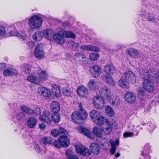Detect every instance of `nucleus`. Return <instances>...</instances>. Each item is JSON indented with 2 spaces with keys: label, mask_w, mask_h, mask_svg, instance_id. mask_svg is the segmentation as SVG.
Instances as JSON below:
<instances>
[{
  "label": "nucleus",
  "mask_w": 159,
  "mask_h": 159,
  "mask_svg": "<svg viewBox=\"0 0 159 159\" xmlns=\"http://www.w3.org/2000/svg\"><path fill=\"white\" fill-rule=\"evenodd\" d=\"M146 19L150 21L154 22L155 20V18L154 15L152 13L148 12L145 16Z\"/></svg>",
  "instance_id": "nucleus-42"
},
{
  "label": "nucleus",
  "mask_w": 159,
  "mask_h": 159,
  "mask_svg": "<svg viewBox=\"0 0 159 159\" xmlns=\"http://www.w3.org/2000/svg\"><path fill=\"white\" fill-rule=\"evenodd\" d=\"M62 92L63 94L66 96H69L71 95L70 92L66 89H64L62 90Z\"/></svg>",
  "instance_id": "nucleus-55"
},
{
  "label": "nucleus",
  "mask_w": 159,
  "mask_h": 159,
  "mask_svg": "<svg viewBox=\"0 0 159 159\" xmlns=\"http://www.w3.org/2000/svg\"><path fill=\"white\" fill-rule=\"evenodd\" d=\"M99 54L96 53H92L89 55V58L92 61L97 60L99 57Z\"/></svg>",
  "instance_id": "nucleus-44"
},
{
  "label": "nucleus",
  "mask_w": 159,
  "mask_h": 159,
  "mask_svg": "<svg viewBox=\"0 0 159 159\" xmlns=\"http://www.w3.org/2000/svg\"><path fill=\"white\" fill-rule=\"evenodd\" d=\"M39 93L43 96L49 97L51 95L50 90L46 87H39L38 89Z\"/></svg>",
  "instance_id": "nucleus-15"
},
{
  "label": "nucleus",
  "mask_w": 159,
  "mask_h": 159,
  "mask_svg": "<svg viewBox=\"0 0 159 159\" xmlns=\"http://www.w3.org/2000/svg\"><path fill=\"white\" fill-rule=\"evenodd\" d=\"M37 123V119L34 117L29 118L27 121V125L30 128L34 127Z\"/></svg>",
  "instance_id": "nucleus-31"
},
{
  "label": "nucleus",
  "mask_w": 159,
  "mask_h": 159,
  "mask_svg": "<svg viewBox=\"0 0 159 159\" xmlns=\"http://www.w3.org/2000/svg\"><path fill=\"white\" fill-rule=\"evenodd\" d=\"M43 36L49 40H52V38L54 34V32L52 30L47 29L44 30L43 31Z\"/></svg>",
  "instance_id": "nucleus-24"
},
{
  "label": "nucleus",
  "mask_w": 159,
  "mask_h": 159,
  "mask_svg": "<svg viewBox=\"0 0 159 159\" xmlns=\"http://www.w3.org/2000/svg\"><path fill=\"white\" fill-rule=\"evenodd\" d=\"M93 134L98 137H101L102 135L101 129L99 128L97 126H95L93 128Z\"/></svg>",
  "instance_id": "nucleus-36"
},
{
  "label": "nucleus",
  "mask_w": 159,
  "mask_h": 159,
  "mask_svg": "<svg viewBox=\"0 0 159 159\" xmlns=\"http://www.w3.org/2000/svg\"><path fill=\"white\" fill-rule=\"evenodd\" d=\"M78 131L81 133L91 139L94 138V136L89 129H86L84 127L80 126L78 128Z\"/></svg>",
  "instance_id": "nucleus-16"
},
{
  "label": "nucleus",
  "mask_w": 159,
  "mask_h": 159,
  "mask_svg": "<svg viewBox=\"0 0 159 159\" xmlns=\"http://www.w3.org/2000/svg\"><path fill=\"white\" fill-rule=\"evenodd\" d=\"M123 77L126 79L130 84H134L136 82L135 75L132 71L129 70L126 71L124 74Z\"/></svg>",
  "instance_id": "nucleus-10"
},
{
  "label": "nucleus",
  "mask_w": 159,
  "mask_h": 159,
  "mask_svg": "<svg viewBox=\"0 0 159 159\" xmlns=\"http://www.w3.org/2000/svg\"><path fill=\"white\" fill-rule=\"evenodd\" d=\"M69 45L72 48V49L73 50H76V49L78 48L79 47V44L73 41L72 40H71L70 41Z\"/></svg>",
  "instance_id": "nucleus-43"
},
{
  "label": "nucleus",
  "mask_w": 159,
  "mask_h": 159,
  "mask_svg": "<svg viewBox=\"0 0 159 159\" xmlns=\"http://www.w3.org/2000/svg\"><path fill=\"white\" fill-rule=\"evenodd\" d=\"M128 54L131 57L137 58L138 57L139 53L138 51L134 49H130L127 50Z\"/></svg>",
  "instance_id": "nucleus-34"
},
{
  "label": "nucleus",
  "mask_w": 159,
  "mask_h": 159,
  "mask_svg": "<svg viewBox=\"0 0 159 159\" xmlns=\"http://www.w3.org/2000/svg\"><path fill=\"white\" fill-rule=\"evenodd\" d=\"M3 74L5 76H12L16 75L17 74V71L14 69L9 68L4 70Z\"/></svg>",
  "instance_id": "nucleus-25"
},
{
  "label": "nucleus",
  "mask_w": 159,
  "mask_h": 159,
  "mask_svg": "<svg viewBox=\"0 0 159 159\" xmlns=\"http://www.w3.org/2000/svg\"><path fill=\"white\" fill-rule=\"evenodd\" d=\"M125 98L126 102L130 103L134 102L136 99L135 95L131 92H127L125 95Z\"/></svg>",
  "instance_id": "nucleus-18"
},
{
  "label": "nucleus",
  "mask_w": 159,
  "mask_h": 159,
  "mask_svg": "<svg viewBox=\"0 0 159 159\" xmlns=\"http://www.w3.org/2000/svg\"><path fill=\"white\" fill-rule=\"evenodd\" d=\"M112 125L113 126H112L111 123L106 118L102 122V124L98 125L101 126L102 131L105 134L109 135L111 132L112 128L114 127L116 129L117 127V123L114 121Z\"/></svg>",
  "instance_id": "nucleus-4"
},
{
  "label": "nucleus",
  "mask_w": 159,
  "mask_h": 159,
  "mask_svg": "<svg viewBox=\"0 0 159 159\" xmlns=\"http://www.w3.org/2000/svg\"><path fill=\"white\" fill-rule=\"evenodd\" d=\"M6 32L5 27L2 25H0V36H2L4 35Z\"/></svg>",
  "instance_id": "nucleus-54"
},
{
  "label": "nucleus",
  "mask_w": 159,
  "mask_h": 159,
  "mask_svg": "<svg viewBox=\"0 0 159 159\" xmlns=\"http://www.w3.org/2000/svg\"><path fill=\"white\" fill-rule=\"evenodd\" d=\"M76 152L81 155L89 156L91 154L89 150L82 146H77L75 147Z\"/></svg>",
  "instance_id": "nucleus-12"
},
{
  "label": "nucleus",
  "mask_w": 159,
  "mask_h": 159,
  "mask_svg": "<svg viewBox=\"0 0 159 159\" xmlns=\"http://www.w3.org/2000/svg\"><path fill=\"white\" fill-rule=\"evenodd\" d=\"M105 111L108 116L112 117L114 115V112L111 106H107L105 108Z\"/></svg>",
  "instance_id": "nucleus-39"
},
{
  "label": "nucleus",
  "mask_w": 159,
  "mask_h": 159,
  "mask_svg": "<svg viewBox=\"0 0 159 159\" xmlns=\"http://www.w3.org/2000/svg\"><path fill=\"white\" fill-rule=\"evenodd\" d=\"M27 44L30 48H33L35 45L34 42L32 41H29L27 42Z\"/></svg>",
  "instance_id": "nucleus-58"
},
{
  "label": "nucleus",
  "mask_w": 159,
  "mask_h": 159,
  "mask_svg": "<svg viewBox=\"0 0 159 159\" xmlns=\"http://www.w3.org/2000/svg\"><path fill=\"white\" fill-rule=\"evenodd\" d=\"M42 23L41 17L38 15H34L29 19V24L31 29H38Z\"/></svg>",
  "instance_id": "nucleus-6"
},
{
  "label": "nucleus",
  "mask_w": 159,
  "mask_h": 159,
  "mask_svg": "<svg viewBox=\"0 0 159 159\" xmlns=\"http://www.w3.org/2000/svg\"><path fill=\"white\" fill-rule=\"evenodd\" d=\"M21 109L23 111L30 114L31 111V109L28 107L27 106H23L21 107Z\"/></svg>",
  "instance_id": "nucleus-50"
},
{
  "label": "nucleus",
  "mask_w": 159,
  "mask_h": 159,
  "mask_svg": "<svg viewBox=\"0 0 159 159\" xmlns=\"http://www.w3.org/2000/svg\"><path fill=\"white\" fill-rule=\"evenodd\" d=\"M34 55L36 57L40 58L43 56V48L40 47L39 45H38L34 49Z\"/></svg>",
  "instance_id": "nucleus-23"
},
{
  "label": "nucleus",
  "mask_w": 159,
  "mask_h": 159,
  "mask_svg": "<svg viewBox=\"0 0 159 159\" xmlns=\"http://www.w3.org/2000/svg\"><path fill=\"white\" fill-rule=\"evenodd\" d=\"M43 36V32L39 31L34 33L33 36V37L35 41H40Z\"/></svg>",
  "instance_id": "nucleus-30"
},
{
  "label": "nucleus",
  "mask_w": 159,
  "mask_h": 159,
  "mask_svg": "<svg viewBox=\"0 0 159 159\" xmlns=\"http://www.w3.org/2000/svg\"><path fill=\"white\" fill-rule=\"evenodd\" d=\"M101 70L99 66L95 65L91 67L89 70V72L93 76L97 78L99 76L101 73Z\"/></svg>",
  "instance_id": "nucleus-14"
},
{
  "label": "nucleus",
  "mask_w": 159,
  "mask_h": 159,
  "mask_svg": "<svg viewBox=\"0 0 159 159\" xmlns=\"http://www.w3.org/2000/svg\"><path fill=\"white\" fill-rule=\"evenodd\" d=\"M51 113L47 110H45L43 112V114L40 115L39 116V119L41 121L50 124L51 120L50 118Z\"/></svg>",
  "instance_id": "nucleus-13"
},
{
  "label": "nucleus",
  "mask_w": 159,
  "mask_h": 159,
  "mask_svg": "<svg viewBox=\"0 0 159 159\" xmlns=\"http://www.w3.org/2000/svg\"><path fill=\"white\" fill-rule=\"evenodd\" d=\"M70 144V142L67 135H60L57 140H55L53 143V145L57 148L61 147H67Z\"/></svg>",
  "instance_id": "nucleus-5"
},
{
  "label": "nucleus",
  "mask_w": 159,
  "mask_h": 159,
  "mask_svg": "<svg viewBox=\"0 0 159 159\" xmlns=\"http://www.w3.org/2000/svg\"><path fill=\"white\" fill-rule=\"evenodd\" d=\"M148 125V129L150 133H152L156 127V124L153 122H150Z\"/></svg>",
  "instance_id": "nucleus-46"
},
{
  "label": "nucleus",
  "mask_w": 159,
  "mask_h": 159,
  "mask_svg": "<svg viewBox=\"0 0 159 159\" xmlns=\"http://www.w3.org/2000/svg\"><path fill=\"white\" fill-rule=\"evenodd\" d=\"M30 112V114H33L34 116H36L41 113L40 109L39 107H36L33 110L31 109Z\"/></svg>",
  "instance_id": "nucleus-47"
},
{
  "label": "nucleus",
  "mask_w": 159,
  "mask_h": 159,
  "mask_svg": "<svg viewBox=\"0 0 159 159\" xmlns=\"http://www.w3.org/2000/svg\"><path fill=\"white\" fill-rule=\"evenodd\" d=\"M53 94L57 97H59L61 95V90L59 85H54L52 89Z\"/></svg>",
  "instance_id": "nucleus-28"
},
{
  "label": "nucleus",
  "mask_w": 159,
  "mask_h": 159,
  "mask_svg": "<svg viewBox=\"0 0 159 159\" xmlns=\"http://www.w3.org/2000/svg\"><path fill=\"white\" fill-rule=\"evenodd\" d=\"M104 99L99 95L94 97L93 102L95 107L97 109H102L105 105Z\"/></svg>",
  "instance_id": "nucleus-9"
},
{
  "label": "nucleus",
  "mask_w": 159,
  "mask_h": 159,
  "mask_svg": "<svg viewBox=\"0 0 159 159\" xmlns=\"http://www.w3.org/2000/svg\"><path fill=\"white\" fill-rule=\"evenodd\" d=\"M27 80L29 81L36 84H38L39 82V79L37 77L32 75L29 76L27 78Z\"/></svg>",
  "instance_id": "nucleus-38"
},
{
  "label": "nucleus",
  "mask_w": 159,
  "mask_h": 159,
  "mask_svg": "<svg viewBox=\"0 0 159 159\" xmlns=\"http://www.w3.org/2000/svg\"><path fill=\"white\" fill-rule=\"evenodd\" d=\"M39 127L41 129H43L45 128L46 126L44 123H42L39 125Z\"/></svg>",
  "instance_id": "nucleus-63"
},
{
  "label": "nucleus",
  "mask_w": 159,
  "mask_h": 159,
  "mask_svg": "<svg viewBox=\"0 0 159 159\" xmlns=\"http://www.w3.org/2000/svg\"><path fill=\"white\" fill-rule=\"evenodd\" d=\"M67 159H79V157L75 155H70L67 157Z\"/></svg>",
  "instance_id": "nucleus-59"
},
{
  "label": "nucleus",
  "mask_w": 159,
  "mask_h": 159,
  "mask_svg": "<svg viewBox=\"0 0 159 159\" xmlns=\"http://www.w3.org/2000/svg\"><path fill=\"white\" fill-rule=\"evenodd\" d=\"M80 48L83 50L86 51H93L95 52H98L99 51V48L95 46L91 45H84L80 46Z\"/></svg>",
  "instance_id": "nucleus-22"
},
{
  "label": "nucleus",
  "mask_w": 159,
  "mask_h": 159,
  "mask_svg": "<svg viewBox=\"0 0 159 159\" xmlns=\"http://www.w3.org/2000/svg\"><path fill=\"white\" fill-rule=\"evenodd\" d=\"M51 133L52 135L54 137H57L59 134L58 130L56 129H52L51 131Z\"/></svg>",
  "instance_id": "nucleus-53"
},
{
  "label": "nucleus",
  "mask_w": 159,
  "mask_h": 159,
  "mask_svg": "<svg viewBox=\"0 0 159 159\" xmlns=\"http://www.w3.org/2000/svg\"><path fill=\"white\" fill-rule=\"evenodd\" d=\"M64 35L66 38L73 39H75V36L74 33L71 31H65L64 33Z\"/></svg>",
  "instance_id": "nucleus-40"
},
{
  "label": "nucleus",
  "mask_w": 159,
  "mask_h": 159,
  "mask_svg": "<svg viewBox=\"0 0 159 159\" xmlns=\"http://www.w3.org/2000/svg\"><path fill=\"white\" fill-rule=\"evenodd\" d=\"M143 74L144 79L143 83V88L148 92L153 91L154 89V85L149 78L152 75V70L150 67H147L142 70Z\"/></svg>",
  "instance_id": "nucleus-1"
},
{
  "label": "nucleus",
  "mask_w": 159,
  "mask_h": 159,
  "mask_svg": "<svg viewBox=\"0 0 159 159\" xmlns=\"http://www.w3.org/2000/svg\"><path fill=\"white\" fill-rule=\"evenodd\" d=\"M110 144L111 146H118L119 144V140L118 139H116L115 141H112L110 142Z\"/></svg>",
  "instance_id": "nucleus-52"
},
{
  "label": "nucleus",
  "mask_w": 159,
  "mask_h": 159,
  "mask_svg": "<svg viewBox=\"0 0 159 159\" xmlns=\"http://www.w3.org/2000/svg\"><path fill=\"white\" fill-rule=\"evenodd\" d=\"M23 71L26 74H29L31 71L30 66L28 65H25L24 66Z\"/></svg>",
  "instance_id": "nucleus-45"
},
{
  "label": "nucleus",
  "mask_w": 159,
  "mask_h": 159,
  "mask_svg": "<svg viewBox=\"0 0 159 159\" xmlns=\"http://www.w3.org/2000/svg\"><path fill=\"white\" fill-rule=\"evenodd\" d=\"M114 100L111 98V99H109L108 101L112 106H119L120 103V100L119 98L117 96H115L114 97Z\"/></svg>",
  "instance_id": "nucleus-32"
},
{
  "label": "nucleus",
  "mask_w": 159,
  "mask_h": 159,
  "mask_svg": "<svg viewBox=\"0 0 159 159\" xmlns=\"http://www.w3.org/2000/svg\"><path fill=\"white\" fill-rule=\"evenodd\" d=\"M119 86L124 89H127L129 88V83L126 79L122 78L119 80L118 82Z\"/></svg>",
  "instance_id": "nucleus-29"
},
{
  "label": "nucleus",
  "mask_w": 159,
  "mask_h": 159,
  "mask_svg": "<svg viewBox=\"0 0 159 159\" xmlns=\"http://www.w3.org/2000/svg\"><path fill=\"white\" fill-rule=\"evenodd\" d=\"M99 94L101 97L104 99L108 100L111 98L112 94L110 89L106 86L101 88L99 90Z\"/></svg>",
  "instance_id": "nucleus-8"
},
{
  "label": "nucleus",
  "mask_w": 159,
  "mask_h": 159,
  "mask_svg": "<svg viewBox=\"0 0 159 159\" xmlns=\"http://www.w3.org/2000/svg\"><path fill=\"white\" fill-rule=\"evenodd\" d=\"M53 139L52 138L50 137H43V138L41 142L44 144H50L51 145L53 144L54 141Z\"/></svg>",
  "instance_id": "nucleus-37"
},
{
  "label": "nucleus",
  "mask_w": 159,
  "mask_h": 159,
  "mask_svg": "<svg viewBox=\"0 0 159 159\" xmlns=\"http://www.w3.org/2000/svg\"><path fill=\"white\" fill-rule=\"evenodd\" d=\"M25 114L22 111L17 113L15 116V118L18 120H23L25 118Z\"/></svg>",
  "instance_id": "nucleus-41"
},
{
  "label": "nucleus",
  "mask_w": 159,
  "mask_h": 159,
  "mask_svg": "<svg viewBox=\"0 0 159 159\" xmlns=\"http://www.w3.org/2000/svg\"><path fill=\"white\" fill-rule=\"evenodd\" d=\"M151 148L149 143L146 144L144 147V148L141 152V156L143 158L140 157L139 159H150L151 157L149 156V153Z\"/></svg>",
  "instance_id": "nucleus-11"
},
{
  "label": "nucleus",
  "mask_w": 159,
  "mask_h": 159,
  "mask_svg": "<svg viewBox=\"0 0 159 159\" xmlns=\"http://www.w3.org/2000/svg\"><path fill=\"white\" fill-rule=\"evenodd\" d=\"M56 42L61 44H63L65 42V40L62 35L57 33L54 34L52 39Z\"/></svg>",
  "instance_id": "nucleus-20"
},
{
  "label": "nucleus",
  "mask_w": 159,
  "mask_h": 159,
  "mask_svg": "<svg viewBox=\"0 0 159 159\" xmlns=\"http://www.w3.org/2000/svg\"><path fill=\"white\" fill-rule=\"evenodd\" d=\"M51 108L53 113L58 112L60 109L59 103L57 102H52L51 104Z\"/></svg>",
  "instance_id": "nucleus-26"
},
{
  "label": "nucleus",
  "mask_w": 159,
  "mask_h": 159,
  "mask_svg": "<svg viewBox=\"0 0 159 159\" xmlns=\"http://www.w3.org/2000/svg\"><path fill=\"white\" fill-rule=\"evenodd\" d=\"M34 149L38 153H39L41 152L40 148L38 145L37 144H35L34 145Z\"/></svg>",
  "instance_id": "nucleus-57"
},
{
  "label": "nucleus",
  "mask_w": 159,
  "mask_h": 159,
  "mask_svg": "<svg viewBox=\"0 0 159 159\" xmlns=\"http://www.w3.org/2000/svg\"><path fill=\"white\" fill-rule=\"evenodd\" d=\"M62 24L64 28H66L69 26V22L68 21H64L63 22Z\"/></svg>",
  "instance_id": "nucleus-62"
},
{
  "label": "nucleus",
  "mask_w": 159,
  "mask_h": 159,
  "mask_svg": "<svg viewBox=\"0 0 159 159\" xmlns=\"http://www.w3.org/2000/svg\"><path fill=\"white\" fill-rule=\"evenodd\" d=\"M88 86L90 90H95L98 88L96 82L93 80H91L89 82Z\"/></svg>",
  "instance_id": "nucleus-35"
},
{
  "label": "nucleus",
  "mask_w": 159,
  "mask_h": 159,
  "mask_svg": "<svg viewBox=\"0 0 159 159\" xmlns=\"http://www.w3.org/2000/svg\"><path fill=\"white\" fill-rule=\"evenodd\" d=\"M6 66L5 63H0V71L2 70Z\"/></svg>",
  "instance_id": "nucleus-61"
},
{
  "label": "nucleus",
  "mask_w": 159,
  "mask_h": 159,
  "mask_svg": "<svg viewBox=\"0 0 159 159\" xmlns=\"http://www.w3.org/2000/svg\"><path fill=\"white\" fill-rule=\"evenodd\" d=\"M137 133L136 134H135L134 132H125L123 134V137L125 138H128L129 137H132L134 135H137L139 131H137Z\"/></svg>",
  "instance_id": "nucleus-48"
},
{
  "label": "nucleus",
  "mask_w": 159,
  "mask_h": 159,
  "mask_svg": "<svg viewBox=\"0 0 159 159\" xmlns=\"http://www.w3.org/2000/svg\"><path fill=\"white\" fill-rule=\"evenodd\" d=\"M77 93L80 96L85 98L88 95V89L84 86H79L77 89Z\"/></svg>",
  "instance_id": "nucleus-17"
},
{
  "label": "nucleus",
  "mask_w": 159,
  "mask_h": 159,
  "mask_svg": "<svg viewBox=\"0 0 159 159\" xmlns=\"http://www.w3.org/2000/svg\"><path fill=\"white\" fill-rule=\"evenodd\" d=\"M58 112L53 113L51 115L52 121L56 123H58L61 120V117Z\"/></svg>",
  "instance_id": "nucleus-33"
},
{
  "label": "nucleus",
  "mask_w": 159,
  "mask_h": 159,
  "mask_svg": "<svg viewBox=\"0 0 159 159\" xmlns=\"http://www.w3.org/2000/svg\"><path fill=\"white\" fill-rule=\"evenodd\" d=\"M90 116L93 122L98 125L102 124V122L106 118L101 116L98 111L95 110L90 112Z\"/></svg>",
  "instance_id": "nucleus-7"
},
{
  "label": "nucleus",
  "mask_w": 159,
  "mask_h": 159,
  "mask_svg": "<svg viewBox=\"0 0 159 159\" xmlns=\"http://www.w3.org/2000/svg\"><path fill=\"white\" fill-rule=\"evenodd\" d=\"M102 148L104 150H106L108 148L109 145L107 142H104L101 144Z\"/></svg>",
  "instance_id": "nucleus-56"
},
{
  "label": "nucleus",
  "mask_w": 159,
  "mask_h": 159,
  "mask_svg": "<svg viewBox=\"0 0 159 159\" xmlns=\"http://www.w3.org/2000/svg\"><path fill=\"white\" fill-rule=\"evenodd\" d=\"M11 36H16L19 37L20 39L23 40L25 39L26 35L25 33L23 30H20V32H15L14 31H11L9 33Z\"/></svg>",
  "instance_id": "nucleus-19"
},
{
  "label": "nucleus",
  "mask_w": 159,
  "mask_h": 159,
  "mask_svg": "<svg viewBox=\"0 0 159 159\" xmlns=\"http://www.w3.org/2000/svg\"><path fill=\"white\" fill-rule=\"evenodd\" d=\"M40 78L43 80H45L47 78L48 75L44 71H42L39 74Z\"/></svg>",
  "instance_id": "nucleus-49"
},
{
  "label": "nucleus",
  "mask_w": 159,
  "mask_h": 159,
  "mask_svg": "<svg viewBox=\"0 0 159 159\" xmlns=\"http://www.w3.org/2000/svg\"><path fill=\"white\" fill-rule=\"evenodd\" d=\"M138 96L141 100H143L146 97V93L144 89L141 87L138 89Z\"/></svg>",
  "instance_id": "nucleus-27"
},
{
  "label": "nucleus",
  "mask_w": 159,
  "mask_h": 159,
  "mask_svg": "<svg viewBox=\"0 0 159 159\" xmlns=\"http://www.w3.org/2000/svg\"><path fill=\"white\" fill-rule=\"evenodd\" d=\"M59 134H62V135H67L68 132L66 130L63 128L60 127L58 130Z\"/></svg>",
  "instance_id": "nucleus-51"
},
{
  "label": "nucleus",
  "mask_w": 159,
  "mask_h": 159,
  "mask_svg": "<svg viewBox=\"0 0 159 159\" xmlns=\"http://www.w3.org/2000/svg\"><path fill=\"white\" fill-rule=\"evenodd\" d=\"M90 150L95 154H98L100 151V146L95 143H92L90 146Z\"/></svg>",
  "instance_id": "nucleus-21"
},
{
  "label": "nucleus",
  "mask_w": 159,
  "mask_h": 159,
  "mask_svg": "<svg viewBox=\"0 0 159 159\" xmlns=\"http://www.w3.org/2000/svg\"><path fill=\"white\" fill-rule=\"evenodd\" d=\"M104 71L107 73L103 76V80L106 81L110 85H114L115 82L111 78V75L113 74L115 71V68L112 64L105 65L103 68Z\"/></svg>",
  "instance_id": "nucleus-3"
},
{
  "label": "nucleus",
  "mask_w": 159,
  "mask_h": 159,
  "mask_svg": "<svg viewBox=\"0 0 159 159\" xmlns=\"http://www.w3.org/2000/svg\"><path fill=\"white\" fill-rule=\"evenodd\" d=\"M80 110L78 111H74L71 115L72 120L77 124H80V120H85L88 116V114L86 111L82 108L81 103L79 105Z\"/></svg>",
  "instance_id": "nucleus-2"
},
{
  "label": "nucleus",
  "mask_w": 159,
  "mask_h": 159,
  "mask_svg": "<svg viewBox=\"0 0 159 159\" xmlns=\"http://www.w3.org/2000/svg\"><path fill=\"white\" fill-rule=\"evenodd\" d=\"M111 147V149L110 152L112 154H115L116 149V147L114 146H112Z\"/></svg>",
  "instance_id": "nucleus-60"
},
{
  "label": "nucleus",
  "mask_w": 159,
  "mask_h": 159,
  "mask_svg": "<svg viewBox=\"0 0 159 159\" xmlns=\"http://www.w3.org/2000/svg\"><path fill=\"white\" fill-rule=\"evenodd\" d=\"M82 56H80L79 57V58L80 59V60H81V58L83 59L82 60V61H85L86 60V57L84 56V55L82 54Z\"/></svg>",
  "instance_id": "nucleus-64"
}]
</instances>
